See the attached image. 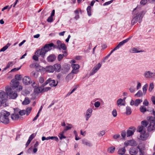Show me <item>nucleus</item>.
<instances>
[{
	"label": "nucleus",
	"instance_id": "2eb2a0df",
	"mask_svg": "<svg viewBox=\"0 0 155 155\" xmlns=\"http://www.w3.org/2000/svg\"><path fill=\"white\" fill-rule=\"evenodd\" d=\"M71 66L73 69L72 71V73L76 74L77 73V70L79 68V66L78 64H72Z\"/></svg>",
	"mask_w": 155,
	"mask_h": 155
},
{
	"label": "nucleus",
	"instance_id": "4c0bfd02",
	"mask_svg": "<svg viewBox=\"0 0 155 155\" xmlns=\"http://www.w3.org/2000/svg\"><path fill=\"white\" fill-rule=\"evenodd\" d=\"M50 139L54 140L57 142H58L59 140L58 138L55 136L49 137V140Z\"/></svg>",
	"mask_w": 155,
	"mask_h": 155
},
{
	"label": "nucleus",
	"instance_id": "412c9836",
	"mask_svg": "<svg viewBox=\"0 0 155 155\" xmlns=\"http://www.w3.org/2000/svg\"><path fill=\"white\" fill-rule=\"evenodd\" d=\"M155 130V124H150L147 128V131L151 132Z\"/></svg>",
	"mask_w": 155,
	"mask_h": 155
},
{
	"label": "nucleus",
	"instance_id": "aec40b11",
	"mask_svg": "<svg viewBox=\"0 0 155 155\" xmlns=\"http://www.w3.org/2000/svg\"><path fill=\"white\" fill-rule=\"evenodd\" d=\"M45 70L46 71L49 72H53L54 71V68L52 66H48L46 67Z\"/></svg>",
	"mask_w": 155,
	"mask_h": 155
},
{
	"label": "nucleus",
	"instance_id": "6ab92c4d",
	"mask_svg": "<svg viewBox=\"0 0 155 155\" xmlns=\"http://www.w3.org/2000/svg\"><path fill=\"white\" fill-rule=\"evenodd\" d=\"M147 120L150 124H155V117L150 116L147 117Z\"/></svg>",
	"mask_w": 155,
	"mask_h": 155
},
{
	"label": "nucleus",
	"instance_id": "603ef678",
	"mask_svg": "<svg viewBox=\"0 0 155 155\" xmlns=\"http://www.w3.org/2000/svg\"><path fill=\"white\" fill-rule=\"evenodd\" d=\"M147 2V0H142L140 2V4L142 5H145Z\"/></svg>",
	"mask_w": 155,
	"mask_h": 155
},
{
	"label": "nucleus",
	"instance_id": "680f3d73",
	"mask_svg": "<svg viewBox=\"0 0 155 155\" xmlns=\"http://www.w3.org/2000/svg\"><path fill=\"white\" fill-rule=\"evenodd\" d=\"M113 1V0H112L110 1H109L106 2L103 5L105 6V5H108L110 4Z\"/></svg>",
	"mask_w": 155,
	"mask_h": 155
},
{
	"label": "nucleus",
	"instance_id": "473e14b6",
	"mask_svg": "<svg viewBox=\"0 0 155 155\" xmlns=\"http://www.w3.org/2000/svg\"><path fill=\"white\" fill-rule=\"evenodd\" d=\"M140 111L143 113L147 111V108L144 106H141L140 108Z\"/></svg>",
	"mask_w": 155,
	"mask_h": 155
},
{
	"label": "nucleus",
	"instance_id": "6e6d98bb",
	"mask_svg": "<svg viewBox=\"0 0 155 155\" xmlns=\"http://www.w3.org/2000/svg\"><path fill=\"white\" fill-rule=\"evenodd\" d=\"M100 105V103L99 101L96 102L94 104V105L96 107H98Z\"/></svg>",
	"mask_w": 155,
	"mask_h": 155
},
{
	"label": "nucleus",
	"instance_id": "ddd939ff",
	"mask_svg": "<svg viewBox=\"0 0 155 155\" xmlns=\"http://www.w3.org/2000/svg\"><path fill=\"white\" fill-rule=\"evenodd\" d=\"M56 57V56L54 54L50 55L47 58V60L48 62H53L55 61Z\"/></svg>",
	"mask_w": 155,
	"mask_h": 155
},
{
	"label": "nucleus",
	"instance_id": "c85d7f7f",
	"mask_svg": "<svg viewBox=\"0 0 155 155\" xmlns=\"http://www.w3.org/2000/svg\"><path fill=\"white\" fill-rule=\"evenodd\" d=\"M131 113V108L129 106L126 107V114L127 115H129Z\"/></svg>",
	"mask_w": 155,
	"mask_h": 155
},
{
	"label": "nucleus",
	"instance_id": "864d4df0",
	"mask_svg": "<svg viewBox=\"0 0 155 155\" xmlns=\"http://www.w3.org/2000/svg\"><path fill=\"white\" fill-rule=\"evenodd\" d=\"M143 129V126H141L138 127V130L139 132H142Z\"/></svg>",
	"mask_w": 155,
	"mask_h": 155
},
{
	"label": "nucleus",
	"instance_id": "2f4dec72",
	"mask_svg": "<svg viewBox=\"0 0 155 155\" xmlns=\"http://www.w3.org/2000/svg\"><path fill=\"white\" fill-rule=\"evenodd\" d=\"M91 7L90 6H87V14L89 16H90L91 15Z\"/></svg>",
	"mask_w": 155,
	"mask_h": 155
},
{
	"label": "nucleus",
	"instance_id": "3c124183",
	"mask_svg": "<svg viewBox=\"0 0 155 155\" xmlns=\"http://www.w3.org/2000/svg\"><path fill=\"white\" fill-rule=\"evenodd\" d=\"M35 136V135L34 134H32L29 137L28 140H30L31 141L34 138Z\"/></svg>",
	"mask_w": 155,
	"mask_h": 155
},
{
	"label": "nucleus",
	"instance_id": "6e6552de",
	"mask_svg": "<svg viewBox=\"0 0 155 155\" xmlns=\"http://www.w3.org/2000/svg\"><path fill=\"white\" fill-rule=\"evenodd\" d=\"M135 130L136 129L134 127H129V129L127 130V137H129L133 135Z\"/></svg>",
	"mask_w": 155,
	"mask_h": 155
},
{
	"label": "nucleus",
	"instance_id": "49530a36",
	"mask_svg": "<svg viewBox=\"0 0 155 155\" xmlns=\"http://www.w3.org/2000/svg\"><path fill=\"white\" fill-rule=\"evenodd\" d=\"M123 100L121 98L118 99L117 101V105L118 106L119 105H121L123 102Z\"/></svg>",
	"mask_w": 155,
	"mask_h": 155
},
{
	"label": "nucleus",
	"instance_id": "c03bdc74",
	"mask_svg": "<svg viewBox=\"0 0 155 155\" xmlns=\"http://www.w3.org/2000/svg\"><path fill=\"white\" fill-rule=\"evenodd\" d=\"M21 75L16 74L15 76V79L17 80H20L21 78Z\"/></svg>",
	"mask_w": 155,
	"mask_h": 155
},
{
	"label": "nucleus",
	"instance_id": "c9c22d12",
	"mask_svg": "<svg viewBox=\"0 0 155 155\" xmlns=\"http://www.w3.org/2000/svg\"><path fill=\"white\" fill-rule=\"evenodd\" d=\"M141 124L142 125V126H143V127H147L148 125V122L145 120H143L141 121Z\"/></svg>",
	"mask_w": 155,
	"mask_h": 155
},
{
	"label": "nucleus",
	"instance_id": "f03ea898",
	"mask_svg": "<svg viewBox=\"0 0 155 155\" xmlns=\"http://www.w3.org/2000/svg\"><path fill=\"white\" fill-rule=\"evenodd\" d=\"M56 48L53 43H51L46 44L41 49L38 50L35 52V54L38 56H41L43 58H44L46 53L52 49V47Z\"/></svg>",
	"mask_w": 155,
	"mask_h": 155
},
{
	"label": "nucleus",
	"instance_id": "f8f14e48",
	"mask_svg": "<svg viewBox=\"0 0 155 155\" xmlns=\"http://www.w3.org/2000/svg\"><path fill=\"white\" fill-rule=\"evenodd\" d=\"M11 82L12 84V87L13 89L16 88L19 85V82L16 80L12 79L11 81Z\"/></svg>",
	"mask_w": 155,
	"mask_h": 155
},
{
	"label": "nucleus",
	"instance_id": "bf43d9fd",
	"mask_svg": "<svg viewBox=\"0 0 155 155\" xmlns=\"http://www.w3.org/2000/svg\"><path fill=\"white\" fill-rule=\"evenodd\" d=\"M53 17L51 16H50L49 17V18H48L47 20V21L48 22H52L53 21Z\"/></svg>",
	"mask_w": 155,
	"mask_h": 155
},
{
	"label": "nucleus",
	"instance_id": "338daca9",
	"mask_svg": "<svg viewBox=\"0 0 155 155\" xmlns=\"http://www.w3.org/2000/svg\"><path fill=\"white\" fill-rule=\"evenodd\" d=\"M151 100L154 104H155V96H152L151 98Z\"/></svg>",
	"mask_w": 155,
	"mask_h": 155
},
{
	"label": "nucleus",
	"instance_id": "423d86ee",
	"mask_svg": "<svg viewBox=\"0 0 155 155\" xmlns=\"http://www.w3.org/2000/svg\"><path fill=\"white\" fill-rule=\"evenodd\" d=\"M51 87H55L57 85L58 82L56 84V82L54 80H52L51 78H49L43 84V87H44L48 84Z\"/></svg>",
	"mask_w": 155,
	"mask_h": 155
},
{
	"label": "nucleus",
	"instance_id": "ea45409f",
	"mask_svg": "<svg viewBox=\"0 0 155 155\" xmlns=\"http://www.w3.org/2000/svg\"><path fill=\"white\" fill-rule=\"evenodd\" d=\"M153 87L154 85L153 83H150L148 89L149 91L150 92H151L153 88Z\"/></svg>",
	"mask_w": 155,
	"mask_h": 155
},
{
	"label": "nucleus",
	"instance_id": "5701e85b",
	"mask_svg": "<svg viewBox=\"0 0 155 155\" xmlns=\"http://www.w3.org/2000/svg\"><path fill=\"white\" fill-rule=\"evenodd\" d=\"M54 70L57 72H59L60 71L61 68V65L60 64H56L54 65Z\"/></svg>",
	"mask_w": 155,
	"mask_h": 155
},
{
	"label": "nucleus",
	"instance_id": "4468645a",
	"mask_svg": "<svg viewBox=\"0 0 155 155\" xmlns=\"http://www.w3.org/2000/svg\"><path fill=\"white\" fill-rule=\"evenodd\" d=\"M42 86L43 84L39 88V91L40 92H44L47 91L51 89V88L50 87H46L44 88V87H43Z\"/></svg>",
	"mask_w": 155,
	"mask_h": 155
},
{
	"label": "nucleus",
	"instance_id": "5fc2aeb1",
	"mask_svg": "<svg viewBox=\"0 0 155 155\" xmlns=\"http://www.w3.org/2000/svg\"><path fill=\"white\" fill-rule=\"evenodd\" d=\"M105 132L104 130L101 131L98 134V135L99 136L104 135L105 134Z\"/></svg>",
	"mask_w": 155,
	"mask_h": 155
},
{
	"label": "nucleus",
	"instance_id": "79ce46f5",
	"mask_svg": "<svg viewBox=\"0 0 155 155\" xmlns=\"http://www.w3.org/2000/svg\"><path fill=\"white\" fill-rule=\"evenodd\" d=\"M31 107H28L27 108L26 110H25L26 113L27 115H29V114L31 112Z\"/></svg>",
	"mask_w": 155,
	"mask_h": 155
},
{
	"label": "nucleus",
	"instance_id": "f257e3e1",
	"mask_svg": "<svg viewBox=\"0 0 155 155\" xmlns=\"http://www.w3.org/2000/svg\"><path fill=\"white\" fill-rule=\"evenodd\" d=\"M132 14L134 17L132 20L131 24L133 25L137 23L139 18V22L140 23L141 21L144 13L143 11L141 10L140 8L137 7L134 9Z\"/></svg>",
	"mask_w": 155,
	"mask_h": 155
},
{
	"label": "nucleus",
	"instance_id": "09e8293b",
	"mask_svg": "<svg viewBox=\"0 0 155 155\" xmlns=\"http://www.w3.org/2000/svg\"><path fill=\"white\" fill-rule=\"evenodd\" d=\"M141 51H138L137 49L135 48H133L132 49V52L133 53H139L142 52Z\"/></svg>",
	"mask_w": 155,
	"mask_h": 155
},
{
	"label": "nucleus",
	"instance_id": "37998d69",
	"mask_svg": "<svg viewBox=\"0 0 155 155\" xmlns=\"http://www.w3.org/2000/svg\"><path fill=\"white\" fill-rule=\"evenodd\" d=\"M140 102L141 101L140 99H136L135 101L134 105L136 106H137Z\"/></svg>",
	"mask_w": 155,
	"mask_h": 155
},
{
	"label": "nucleus",
	"instance_id": "dca6fc26",
	"mask_svg": "<svg viewBox=\"0 0 155 155\" xmlns=\"http://www.w3.org/2000/svg\"><path fill=\"white\" fill-rule=\"evenodd\" d=\"M127 143V145H130L132 146H136L137 145L136 141L134 140H129L128 141Z\"/></svg>",
	"mask_w": 155,
	"mask_h": 155
},
{
	"label": "nucleus",
	"instance_id": "4be33fe9",
	"mask_svg": "<svg viewBox=\"0 0 155 155\" xmlns=\"http://www.w3.org/2000/svg\"><path fill=\"white\" fill-rule=\"evenodd\" d=\"M82 143L87 146L91 147L92 146V144L90 142L88 141L86 139H84L82 140Z\"/></svg>",
	"mask_w": 155,
	"mask_h": 155
},
{
	"label": "nucleus",
	"instance_id": "f3484780",
	"mask_svg": "<svg viewBox=\"0 0 155 155\" xmlns=\"http://www.w3.org/2000/svg\"><path fill=\"white\" fill-rule=\"evenodd\" d=\"M130 39V38H127L126 39H125L122 41L120 42L119 44L116 47V48L118 49L121 46H122L123 45H124V43L127 42Z\"/></svg>",
	"mask_w": 155,
	"mask_h": 155
},
{
	"label": "nucleus",
	"instance_id": "a18cd8bd",
	"mask_svg": "<svg viewBox=\"0 0 155 155\" xmlns=\"http://www.w3.org/2000/svg\"><path fill=\"white\" fill-rule=\"evenodd\" d=\"M12 5H11L10 6H9V5H7L4 8H3L2 10V11H4V10L8 8V10H10L11 8H12Z\"/></svg>",
	"mask_w": 155,
	"mask_h": 155
},
{
	"label": "nucleus",
	"instance_id": "13d9d810",
	"mask_svg": "<svg viewBox=\"0 0 155 155\" xmlns=\"http://www.w3.org/2000/svg\"><path fill=\"white\" fill-rule=\"evenodd\" d=\"M59 137L60 140H62L63 139H65L66 137L65 136H64V134H59Z\"/></svg>",
	"mask_w": 155,
	"mask_h": 155
},
{
	"label": "nucleus",
	"instance_id": "9b49d317",
	"mask_svg": "<svg viewBox=\"0 0 155 155\" xmlns=\"http://www.w3.org/2000/svg\"><path fill=\"white\" fill-rule=\"evenodd\" d=\"M92 111L93 110L91 108H88L86 111V114L85 115L86 121H87L89 118L91 117Z\"/></svg>",
	"mask_w": 155,
	"mask_h": 155
},
{
	"label": "nucleus",
	"instance_id": "4d7b16f0",
	"mask_svg": "<svg viewBox=\"0 0 155 155\" xmlns=\"http://www.w3.org/2000/svg\"><path fill=\"white\" fill-rule=\"evenodd\" d=\"M143 104L146 106H147L148 105L149 102L147 99H145L144 101L143 102Z\"/></svg>",
	"mask_w": 155,
	"mask_h": 155
},
{
	"label": "nucleus",
	"instance_id": "a19ab883",
	"mask_svg": "<svg viewBox=\"0 0 155 155\" xmlns=\"http://www.w3.org/2000/svg\"><path fill=\"white\" fill-rule=\"evenodd\" d=\"M59 49H60V48H62L63 50H65L66 49V46L65 45L64 43H62L61 45L60 46V47L58 48Z\"/></svg>",
	"mask_w": 155,
	"mask_h": 155
},
{
	"label": "nucleus",
	"instance_id": "052dcab7",
	"mask_svg": "<svg viewBox=\"0 0 155 155\" xmlns=\"http://www.w3.org/2000/svg\"><path fill=\"white\" fill-rule=\"evenodd\" d=\"M39 82L41 83H43L44 81V80L43 78L40 77L39 79Z\"/></svg>",
	"mask_w": 155,
	"mask_h": 155
},
{
	"label": "nucleus",
	"instance_id": "39448f33",
	"mask_svg": "<svg viewBox=\"0 0 155 155\" xmlns=\"http://www.w3.org/2000/svg\"><path fill=\"white\" fill-rule=\"evenodd\" d=\"M5 91L8 93V96L11 99H15L18 96L17 93L15 92L13 93L12 89L11 88H6Z\"/></svg>",
	"mask_w": 155,
	"mask_h": 155
},
{
	"label": "nucleus",
	"instance_id": "8fccbe9b",
	"mask_svg": "<svg viewBox=\"0 0 155 155\" xmlns=\"http://www.w3.org/2000/svg\"><path fill=\"white\" fill-rule=\"evenodd\" d=\"M26 113V111L25 110H20L19 112V114L20 115H21V116L25 114Z\"/></svg>",
	"mask_w": 155,
	"mask_h": 155
},
{
	"label": "nucleus",
	"instance_id": "a211bd4d",
	"mask_svg": "<svg viewBox=\"0 0 155 155\" xmlns=\"http://www.w3.org/2000/svg\"><path fill=\"white\" fill-rule=\"evenodd\" d=\"M152 75L155 76V73H153L149 71L145 72L144 73V76L146 78H149L153 77Z\"/></svg>",
	"mask_w": 155,
	"mask_h": 155
},
{
	"label": "nucleus",
	"instance_id": "bb28decb",
	"mask_svg": "<svg viewBox=\"0 0 155 155\" xmlns=\"http://www.w3.org/2000/svg\"><path fill=\"white\" fill-rule=\"evenodd\" d=\"M19 118V115L18 114H13L11 115V118L13 120H15L18 119Z\"/></svg>",
	"mask_w": 155,
	"mask_h": 155
},
{
	"label": "nucleus",
	"instance_id": "f704fd0d",
	"mask_svg": "<svg viewBox=\"0 0 155 155\" xmlns=\"http://www.w3.org/2000/svg\"><path fill=\"white\" fill-rule=\"evenodd\" d=\"M13 62H9L7 64L6 67L4 68V70H6L10 68L13 64Z\"/></svg>",
	"mask_w": 155,
	"mask_h": 155
},
{
	"label": "nucleus",
	"instance_id": "7c9ffc66",
	"mask_svg": "<svg viewBox=\"0 0 155 155\" xmlns=\"http://www.w3.org/2000/svg\"><path fill=\"white\" fill-rule=\"evenodd\" d=\"M30 102V101L28 98L25 97L24 101L22 102L23 105H26L29 104Z\"/></svg>",
	"mask_w": 155,
	"mask_h": 155
},
{
	"label": "nucleus",
	"instance_id": "58836bf2",
	"mask_svg": "<svg viewBox=\"0 0 155 155\" xmlns=\"http://www.w3.org/2000/svg\"><path fill=\"white\" fill-rule=\"evenodd\" d=\"M64 54H59L58 55V60L60 61H61L64 58Z\"/></svg>",
	"mask_w": 155,
	"mask_h": 155
},
{
	"label": "nucleus",
	"instance_id": "72a5a7b5",
	"mask_svg": "<svg viewBox=\"0 0 155 155\" xmlns=\"http://www.w3.org/2000/svg\"><path fill=\"white\" fill-rule=\"evenodd\" d=\"M143 95V93L141 90H139L138 92L136 94L135 96H137L138 97H140L142 96Z\"/></svg>",
	"mask_w": 155,
	"mask_h": 155
},
{
	"label": "nucleus",
	"instance_id": "0e129e2a",
	"mask_svg": "<svg viewBox=\"0 0 155 155\" xmlns=\"http://www.w3.org/2000/svg\"><path fill=\"white\" fill-rule=\"evenodd\" d=\"M121 135L123 138H124L126 136V131L124 130L122 131L121 134Z\"/></svg>",
	"mask_w": 155,
	"mask_h": 155
},
{
	"label": "nucleus",
	"instance_id": "0eeeda50",
	"mask_svg": "<svg viewBox=\"0 0 155 155\" xmlns=\"http://www.w3.org/2000/svg\"><path fill=\"white\" fill-rule=\"evenodd\" d=\"M31 79L28 76H25L23 78L22 81L23 83L25 85H28L31 84H32V86L34 87L33 85L35 84L34 82H33L31 81Z\"/></svg>",
	"mask_w": 155,
	"mask_h": 155
},
{
	"label": "nucleus",
	"instance_id": "c756f323",
	"mask_svg": "<svg viewBox=\"0 0 155 155\" xmlns=\"http://www.w3.org/2000/svg\"><path fill=\"white\" fill-rule=\"evenodd\" d=\"M148 86V84H146L143 87V92L144 94H145L146 93V91L147 89Z\"/></svg>",
	"mask_w": 155,
	"mask_h": 155
},
{
	"label": "nucleus",
	"instance_id": "20e7f679",
	"mask_svg": "<svg viewBox=\"0 0 155 155\" xmlns=\"http://www.w3.org/2000/svg\"><path fill=\"white\" fill-rule=\"evenodd\" d=\"M8 93L4 91H0V102L4 106H8V104L6 103L8 97Z\"/></svg>",
	"mask_w": 155,
	"mask_h": 155
},
{
	"label": "nucleus",
	"instance_id": "69168bd1",
	"mask_svg": "<svg viewBox=\"0 0 155 155\" xmlns=\"http://www.w3.org/2000/svg\"><path fill=\"white\" fill-rule=\"evenodd\" d=\"M32 58L33 60L36 61H37L38 60V56H37L36 55H34L33 56Z\"/></svg>",
	"mask_w": 155,
	"mask_h": 155
},
{
	"label": "nucleus",
	"instance_id": "cd10ccee",
	"mask_svg": "<svg viewBox=\"0 0 155 155\" xmlns=\"http://www.w3.org/2000/svg\"><path fill=\"white\" fill-rule=\"evenodd\" d=\"M31 76L35 78H36L38 76V73L35 71H32L31 73Z\"/></svg>",
	"mask_w": 155,
	"mask_h": 155
},
{
	"label": "nucleus",
	"instance_id": "a878e982",
	"mask_svg": "<svg viewBox=\"0 0 155 155\" xmlns=\"http://www.w3.org/2000/svg\"><path fill=\"white\" fill-rule=\"evenodd\" d=\"M115 149V147L114 146L109 147L107 150V152L110 153H114Z\"/></svg>",
	"mask_w": 155,
	"mask_h": 155
},
{
	"label": "nucleus",
	"instance_id": "774afa93",
	"mask_svg": "<svg viewBox=\"0 0 155 155\" xmlns=\"http://www.w3.org/2000/svg\"><path fill=\"white\" fill-rule=\"evenodd\" d=\"M109 55H107L105 56L103 59H102V62H105L106 60L109 57Z\"/></svg>",
	"mask_w": 155,
	"mask_h": 155
},
{
	"label": "nucleus",
	"instance_id": "9d476101",
	"mask_svg": "<svg viewBox=\"0 0 155 155\" xmlns=\"http://www.w3.org/2000/svg\"><path fill=\"white\" fill-rule=\"evenodd\" d=\"M149 134L148 133L141 134L139 137V139L143 141L146 140L149 137Z\"/></svg>",
	"mask_w": 155,
	"mask_h": 155
},
{
	"label": "nucleus",
	"instance_id": "b1692460",
	"mask_svg": "<svg viewBox=\"0 0 155 155\" xmlns=\"http://www.w3.org/2000/svg\"><path fill=\"white\" fill-rule=\"evenodd\" d=\"M138 152L137 149L134 147H132L130 149V154H132L134 155L136 154Z\"/></svg>",
	"mask_w": 155,
	"mask_h": 155
},
{
	"label": "nucleus",
	"instance_id": "1a4fd4ad",
	"mask_svg": "<svg viewBox=\"0 0 155 155\" xmlns=\"http://www.w3.org/2000/svg\"><path fill=\"white\" fill-rule=\"evenodd\" d=\"M101 67V64L98 63L97 64L93 69L92 71L90 73V75L91 76L96 73Z\"/></svg>",
	"mask_w": 155,
	"mask_h": 155
},
{
	"label": "nucleus",
	"instance_id": "de8ad7c7",
	"mask_svg": "<svg viewBox=\"0 0 155 155\" xmlns=\"http://www.w3.org/2000/svg\"><path fill=\"white\" fill-rule=\"evenodd\" d=\"M112 114L113 117H116L117 115V111L116 109L113 110L112 112Z\"/></svg>",
	"mask_w": 155,
	"mask_h": 155
},
{
	"label": "nucleus",
	"instance_id": "393cba45",
	"mask_svg": "<svg viewBox=\"0 0 155 155\" xmlns=\"http://www.w3.org/2000/svg\"><path fill=\"white\" fill-rule=\"evenodd\" d=\"M126 152L125 147H124L122 148H120L118 150L117 153L119 154L123 155Z\"/></svg>",
	"mask_w": 155,
	"mask_h": 155
},
{
	"label": "nucleus",
	"instance_id": "e433bc0d",
	"mask_svg": "<svg viewBox=\"0 0 155 155\" xmlns=\"http://www.w3.org/2000/svg\"><path fill=\"white\" fill-rule=\"evenodd\" d=\"M137 148L139 150V153H140L139 155H147L144 152L143 150H142L141 149L139 148V146L137 147Z\"/></svg>",
	"mask_w": 155,
	"mask_h": 155
},
{
	"label": "nucleus",
	"instance_id": "7ed1b4c3",
	"mask_svg": "<svg viewBox=\"0 0 155 155\" xmlns=\"http://www.w3.org/2000/svg\"><path fill=\"white\" fill-rule=\"evenodd\" d=\"M9 112L4 110H2L0 112V118L1 121L4 124H8L9 122L8 117L10 115Z\"/></svg>",
	"mask_w": 155,
	"mask_h": 155
},
{
	"label": "nucleus",
	"instance_id": "e2e57ef3",
	"mask_svg": "<svg viewBox=\"0 0 155 155\" xmlns=\"http://www.w3.org/2000/svg\"><path fill=\"white\" fill-rule=\"evenodd\" d=\"M8 48V47L7 46H5L3 47L2 49L0 50V51H5Z\"/></svg>",
	"mask_w": 155,
	"mask_h": 155
}]
</instances>
